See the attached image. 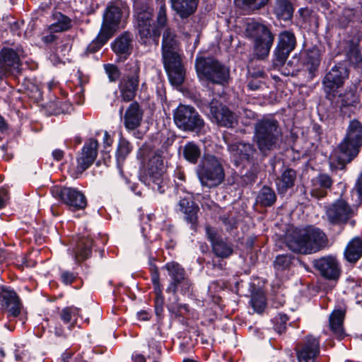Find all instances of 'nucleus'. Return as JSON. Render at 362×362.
<instances>
[{"label":"nucleus","mask_w":362,"mask_h":362,"mask_svg":"<svg viewBox=\"0 0 362 362\" xmlns=\"http://www.w3.org/2000/svg\"><path fill=\"white\" fill-rule=\"evenodd\" d=\"M157 27L153 25L152 14L148 11L140 12L137 16V28L140 40L146 44L151 40H156L160 35L158 28H164L162 34L163 59H174L180 57V42L175 30L166 27V6L160 2L156 17Z\"/></svg>","instance_id":"1"},{"label":"nucleus","mask_w":362,"mask_h":362,"mask_svg":"<svg viewBox=\"0 0 362 362\" xmlns=\"http://www.w3.org/2000/svg\"><path fill=\"white\" fill-rule=\"evenodd\" d=\"M285 243L288 248L293 252L308 255L324 248L327 243V238L322 230L308 226L288 229Z\"/></svg>","instance_id":"2"},{"label":"nucleus","mask_w":362,"mask_h":362,"mask_svg":"<svg viewBox=\"0 0 362 362\" xmlns=\"http://www.w3.org/2000/svg\"><path fill=\"white\" fill-rule=\"evenodd\" d=\"M362 146V124L357 120L350 122L346 136L340 143L338 151L332 155L338 164L344 165L355 158Z\"/></svg>","instance_id":"3"},{"label":"nucleus","mask_w":362,"mask_h":362,"mask_svg":"<svg viewBox=\"0 0 362 362\" xmlns=\"http://www.w3.org/2000/svg\"><path fill=\"white\" fill-rule=\"evenodd\" d=\"M281 136V129L277 120L264 117L255 125L254 139L260 151L273 149Z\"/></svg>","instance_id":"4"},{"label":"nucleus","mask_w":362,"mask_h":362,"mask_svg":"<svg viewBox=\"0 0 362 362\" xmlns=\"http://www.w3.org/2000/svg\"><path fill=\"white\" fill-rule=\"evenodd\" d=\"M245 34L254 40V55L259 59L267 57L274 42L270 30L265 25L251 20L247 23Z\"/></svg>","instance_id":"5"},{"label":"nucleus","mask_w":362,"mask_h":362,"mask_svg":"<svg viewBox=\"0 0 362 362\" xmlns=\"http://www.w3.org/2000/svg\"><path fill=\"white\" fill-rule=\"evenodd\" d=\"M122 18L121 10L115 6H109L103 15L100 30L94 40L88 45L91 52H97L103 46L119 28Z\"/></svg>","instance_id":"6"},{"label":"nucleus","mask_w":362,"mask_h":362,"mask_svg":"<svg viewBox=\"0 0 362 362\" xmlns=\"http://www.w3.org/2000/svg\"><path fill=\"white\" fill-rule=\"evenodd\" d=\"M164 165L162 156L153 153L149 158L140 176V180L153 191L162 194L165 191L166 184L163 180Z\"/></svg>","instance_id":"7"},{"label":"nucleus","mask_w":362,"mask_h":362,"mask_svg":"<svg viewBox=\"0 0 362 362\" xmlns=\"http://www.w3.org/2000/svg\"><path fill=\"white\" fill-rule=\"evenodd\" d=\"M198 177L202 185L213 187L220 185L224 179L223 167L216 157L204 155L197 169Z\"/></svg>","instance_id":"8"},{"label":"nucleus","mask_w":362,"mask_h":362,"mask_svg":"<svg viewBox=\"0 0 362 362\" xmlns=\"http://www.w3.org/2000/svg\"><path fill=\"white\" fill-rule=\"evenodd\" d=\"M195 68L200 78H205L213 83L223 85L229 78L228 69L211 58H197Z\"/></svg>","instance_id":"9"},{"label":"nucleus","mask_w":362,"mask_h":362,"mask_svg":"<svg viewBox=\"0 0 362 362\" xmlns=\"http://www.w3.org/2000/svg\"><path fill=\"white\" fill-rule=\"evenodd\" d=\"M174 122L176 126L184 131L199 132L204 122L196 110L188 105H179L174 111Z\"/></svg>","instance_id":"10"},{"label":"nucleus","mask_w":362,"mask_h":362,"mask_svg":"<svg viewBox=\"0 0 362 362\" xmlns=\"http://www.w3.org/2000/svg\"><path fill=\"white\" fill-rule=\"evenodd\" d=\"M139 66L134 63L129 69V73L123 76L119 83V98L122 101H132L136 95L139 85Z\"/></svg>","instance_id":"11"},{"label":"nucleus","mask_w":362,"mask_h":362,"mask_svg":"<svg viewBox=\"0 0 362 362\" xmlns=\"http://www.w3.org/2000/svg\"><path fill=\"white\" fill-rule=\"evenodd\" d=\"M24 57V52L21 47L16 49L5 47L0 52V74L7 76L19 72L21 57Z\"/></svg>","instance_id":"12"},{"label":"nucleus","mask_w":362,"mask_h":362,"mask_svg":"<svg viewBox=\"0 0 362 362\" xmlns=\"http://www.w3.org/2000/svg\"><path fill=\"white\" fill-rule=\"evenodd\" d=\"M51 192L54 197L62 201L73 210L83 209L86 206V197L76 188L54 186Z\"/></svg>","instance_id":"13"},{"label":"nucleus","mask_w":362,"mask_h":362,"mask_svg":"<svg viewBox=\"0 0 362 362\" xmlns=\"http://www.w3.org/2000/svg\"><path fill=\"white\" fill-rule=\"evenodd\" d=\"M354 216V209L343 199L336 200L326 209L327 218L334 225L346 223Z\"/></svg>","instance_id":"14"},{"label":"nucleus","mask_w":362,"mask_h":362,"mask_svg":"<svg viewBox=\"0 0 362 362\" xmlns=\"http://www.w3.org/2000/svg\"><path fill=\"white\" fill-rule=\"evenodd\" d=\"M349 77V71L343 64L334 66L325 75L322 83L324 90L329 95H334Z\"/></svg>","instance_id":"15"},{"label":"nucleus","mask_w":362,"mask_h":362,"mask_svg":"<svg viewBox=\"0 0 362 362\" xmlns=\"http://www.w3.org/2000/svg\"><path fill=\"white\" fill-rule=\"evenodd\" d=\"M296 36L291 31L284 30L278 35V42L274 51L275 65L283 64L296 48Z\"/></svg>","instance_id":"16"},{"label":"nucleus","mask_w":362,"mask_h":362,"mask_svg":"<svg viewBox=\"0 0 362 362\" xmlns=\"http://www.w3.org/2000/svg\"><path fill=\"white\" fill-rule=\"evenodd\" d=\"M163 269L168 272L172 279L166 288L167 292L175 293L180 284L182 285V290H184V292L189 290L191 284L185 279V271L177 262H168L164 265Z\"/></svg>","instance_id":"17"},{"label":"nucleus","mask_w":362,"mask_h":362,"mask_svg":"<svg viewBox=\"0 0 362 362\" xmlns=\"http://www.w3.org/2000/svg\"><path fill=\"white\" fill-rule=\"evenodd\" d=\"M211 120L219 126L233 127L237 119L235 115L226 106L212 101L208 106Z\"/></svg>","instance_id":"18"},{"label":"nucleus","mask_w":362,"mask_h":362,"mask_svg":"<svg viewBox=\"0 0 362 362\" xmlns=\"http://www.w3.org/2000/svg\"><path fill=\"white\" fill-rule=\"evenodd\" d=\"M320 354V341L317 338L308 336L304 342L296 347L298 362H315Z\"/></svg>","instance_id":"19"},{"label":"nucleus","mask_w":362,"mask_h":362,"mask_svg":"<svg viewBox=\"0 0 362 362\" xmlns=\"http://www.w3.org/2000/svg\"><path fill=\"white\" fill-rule=\"evenodd\" d=\"M314 266L320 274L327 279L337 280L340 276V265L335 257L326 256L316 259Z\"/></svg>","instance_id":"20"},{"label":"nucleus","mask_w":362,"mask_h":362,"mask_svg":"<svg viewBox=\"0 0 362 362\" xmlns=\"http://www.w3.org/2000/svg\"><path fill=\"white\" fill-rule=\"evenodd\" d=\"M228 150L236 165L244 161L250 162L256 154V149L253 145L244 142L228 144Z\"/></svg>","instance_id":"21"},{"label":"nucleus","mask_w":362,"mask_h":362,"mask_svg":"<svg viewBox=\"0 0 362 362\" xmlns=\"http://www.w3.org/2000/svg\"><path fill=\"white\" fill-rule=\"evenodd\" d=\"M98 142L95 139H90L82 148L81 153L77 159V170L82 173L88 168L98 156Z\"/></svg>","instance_id":"22"},{"label":"nucleus","mask_w":362,"mask_h":362,"mask_svg":"<svg viewBox=\"0 0 362 362\" xmlns=\"http://www.w3.org/2000/svg\"><path fill=\"white\" fill-rule=\"evenodd\" d=\"M170 83L175 87L180 86L185 79V71L181 63L180 56L174 59H163Z\"/></svg>","instance_id":"23"},{"label":"nucleus","mask_w":362,"mask_h":362,"mask_svg":"<svg viewBox=\"0 0 362 362\" xmlns=\"http://www.w3.org/2000/svg\"><path fill=\"white\" fill-rule=\"evenodd\" d=\"M2 306L10 315L16 317L20 314L21 304L16 292L7 287H3L0 291Z\"/></svg>","instance_id":"24"},{"label":"nucleus","mask_w":362,"mask_h":362,"mask_svg":"<svg viewBox=\"0 0 362 362\" xmlns=\"http://www.w3.org/2000/svg\"><path fill=\"white\" fill-rule=\"evenodd\" d=\"M144 112L139 104L134 101L127 107L124 116L123 122L125 128L132 131L138 128L141 123Z\"/></svg>","instance_id":"25"},{"label":"nucleus","mask_w":362,"mask_h":362,"mask_svg":"<svg viewBox=\"0 0 362 362\" xmlns=\"http://www.w3.org/2000/svg\"><path fill=\"white\" fill-rule=\"evenodd\" d=\"M206 232L213 251L217 257L227 258L232 255L233 250L230 244L216 237V234L208 226L206 227Z\"/></svg>","instance_id":"26"},{"label":"nucleus","mask_w":362,"mask_h":362,"mask_svg":"<svg viewBox=\"0 0 362 362\" xmlns=\"http://www.w3.org/2000/svg\"><path fill=\"white\" fill-rule=\"evenodd\" d=\"M332 185V180L328 175L320 174L311 180L310 193L316 198L323 197Z\"/></svg>","instance_id":"27"},{"label":"nucleus","mask_w":362,"mask_h":362,"mask_svg":"<svg viewBox=\"0 0 362 362\" xmlns=\"http://www.w3.org/2000/svg\"><path fill=\"white\" fill-rule=\"evenodd\" d=\"M173 11L182 18H187L197 10L198 0H170Z\"/></svg>","instance_id":"28"},{"label":"nucleus","mask_w":362,"mask_h":362,"mask_svg":"<svg viewBox=\"0 0 362 362\" xmlns=\"http://www.w3.org/2000/svg\"><path fill=\"white\" fill-rule=\"evenodd\" d=\"M296 180V173L294 170L286 168L276 179V186L279 194H285L288 189H291Z\"/></svg>","instance_id":"29"},{"label":"nucleus","mask_w":362,"mask_h":362,"mask_svg":"<svg viewBox=\"0 0 362 362\" xmlns=\"http://www.w3.org/2000/svg\"><path fill=\"white\" fill-rule=\"evenodd\" d=\"M344 256L347 262H356L362 257V240L358 237L351 239L344 249Z\"/></svg>","instance_id":"30"},{"label":"nucleus","mask_w":362,"mask_h":362,"mask_svg":"<svg viewBox=\"0 0 362 362\" xmlns=\"http://www.w3.org/2000/svg\"><path fill=\"white\" fill-rule=\"evenodd\" d=\"M345 311L334 310L329 315V326L332 333L339 339L344 336V319Z\"/></svg>","instance_id":"31"},{"label":"nucleus","mask_w":362,"mask_h":362,"mask_svg":"<svg viewBox=\"0 0 362 362\" xmlns=\"http://www.w3.org/2000/svg\"><path fill=\"white\" fill-rule=\"evenodd\" d=\"M179 207L180 211L185 215V219L194 227L197 220L198 206L189 199L183 198L180 200Z\"/></svg>","instance_id":"32"},{"label":"nucleus","mask_w":362,"mask_h":362,"mask_svg":"<svg viewBox=\"0 0 362 362\" xmlns=\"http://www.w3.org/2000/svg\"><path fill=\"white\" fill-rule=\"evenodd\" d=\"M112 47L117 54H130L132 49V36L127 33L122 35L114 41Z\"/></svg>","instance_id":"33"},{"label":"nucleus","mask_w":362,"mask_h":362,"mask_svg":"<svg viewBox=\"0 0 362 362\" xmlns=\"http://www.w3.org/2000/svg\"><path fill=\"white\" fill-rule=\"evenodd\" d=\"M92 240L88 238H81L74 250V259L76 262L88 258L91 254Z\"/></svg>","instance_id":"34"},{"label":"nucleus","mask_w":362,"mask_h":362,"mask_svg":"<svg viewBox=\"0 0 362 362\" xmlns=\"http://www.w3.org/2000/svg\"><path fill=\"white\" fill-rule=\"evenodd\" d=\"M320 63V53L317 48L313 47L306 52L304 64L310 74L313 76Z\"/></svg>","instance_id":"35"},{"label":"nucleus","mask_w":362,"mask_h":362,"mask_svg":"<svg viewBox=\"0 0 362 362\" xmlns=\"http://www.w3.org/2000/svg\"><path fill=\"white\" fill-rule=\"evenodd\" d=\"M293 7L289 0H276L274 13L283 20L291 19L293 16Z\"/></svg>","instance_id":"36"},{"label":"nucleus","mask_w":362,"mask_h":362,"mask_svg":"<svg viewBox=\"0 0 362 362\" xmlns=\"http://www.w3.org/2000/svg\"><path fill=\"white\" fill-rule=\"evenodd\" d=\"M54 18L56 21L49 27L50 32H63L71 27V19L61 13H54Z\"/></svg>","instance_id":"37"},{"label":"nucleus","mask_w":362,"mask_h":362,"mask_svg":"<svg viewBox=\"0 0 362 362\" xmlns=\"http://www.w3.org/2000/svg\"><path fill=\"white\" fill-rule=\"evenodd\" d=\"M276 199L274 191L269 187H263L259 191L257 202L264 206H272Z\"/></svg>","instance_id":"38"},{"label":"nucleus","mask_w":362,"mask_h":362,"mask_svg":"<svg viewBox=\"0 0 362 362\" xmlns=\"http://www.w3.org/2000/svg\"><path fill=\"white\" fill-rule=\"evenodd\" d=\"M346 57L354 66L362 69V54L358 43L351 42Z\"/></svg>","instance_id":"39"},{"label":"nucleus","mask_w":362,"mask_h":362,"mask_svg":"<svg viewBox=\"0 0 362 362\" xmlns=\"http://www.w3.org/2000/svg\"><path fill=\"white\" fill-rule=\"evenodd\" d=\"M201 151L199 148L193 142H188L183 147L185 158L192 163H197Z\"/></svg>","instance_id":"40"},{"label":"nucleus","mask_w":362,"mask_h":362,"mask_svg":"<svg viewBox=\"0 0 362 362\" xmlns=\"http://www.w3.org/2000/svg\"><path fill=\"white\" fill-rule=\"evenodd\" d=\"M268 0H235L237 6L243 9L257 10L267 4Z\"/></svg>","instance_id":"41"},{"label":"nucleus","mask_w":362,"mask_h":362,"mask_svg":"<svg viewBox=\"0 0 362 362\" xmlns=\"http://www.w3.org/2000/svg\"><path fill=\"white\" fill-rule=\"evenodd\" d=\"M341 108L355 106L358 103V97L354 90L346 92L341 96Z\"/></svg>","instance_id":"42"},{"label":"nucleus","mask_w":362,"mask_h":362,"mask_svg":"<svg viewBox=\"0 0 362 362\" xmlns=\"http://www.w3.org/2000/svg\"><path fill=\"white\" fill-rule=\"evenodd\" d=\"M250 303L254 310L261 313L266 306L265 296L262 293H255L252 294Z\"/></svg>","instance_id":"43"},{"label":"nucleus","mask_w":362,"mask_h":362,"mask_svg":"<svg viewBox=\"0 0 362 362\" xmlns=\"http://www.w3.org/2000/svg\"><path fill=\"white\" fill-rule=\"evenodd\" d=\"M131 151L132 147L130 144L126 140H120L116 154L117 160L119 162L123 161Z\"/></svg>","instance_id":"44"},{"label":"nucleus","mask_w":362,"mask_h":362,"mask_svg":"<svg viewBox=\"0 0 362 362\" xmlns=\"http://www.w3.org/2000/svg\"><path fill=\"white\" fill-rule=\"evenodd\" d=\"M291 264V257L288 255H280L276 257L274 262V268L278 271H282L289 267Z\"/></svg>","instance_id":"45"},{"label":"nucleus","mask_w":362,"mask_h":362,"mask_svg":"<svg viewBox=\"0 0 362 362\" xmlns=\"http://www.w3.org/2000/svg\"><path fill=\"white\" fill-rule=\"evenodd\" d=\"M104 69L110 81L115 82L119 78L120 71L115 65L107 64L104 65Z\"/></svg>","instance_id":"46"},{"label":"nucleus","mask_w":362,"mask_h":362,"mask_svg":"<svg viewBox=\"0 0 362 362\" xmlns=\"http://www.w3.org/2000/svg\"><path fill=\"white\" fill-rule=\"evenodd\" d=\"M78 309L75 307H67L61 312V319L65 323L71 322L72 317L78 314Z\"/></svg>","instance_id":"47"},{"label":"nucleus","mask_w":362,"mask_h":362,"mask_svg":"<svg viewBox=\"0 0 362 362\" xmlns=\"http://www.w3.org/2000/svg\"><path fill=\"white\" fill-rule=\"evenodd\" d=\"M241 118L243 119V122L245 125H249L252 121L256 119L257 114L247 107H243L242 111L239 112Z\"/></svg>","instance_id":"48"},{"label":"nucleus","mask_w":362,"mask_h":362,"mask_svg":"<svg viewBox=\"0 0 362 362\" xmlns=\"http://www.w3.org/2000/svg\"><path fill=\"white\" fill-rule=\"evenodd\" d=\"M287 321L288 317L284 314H279L275 317L274 329L279 334H281L285 331Z\"/></svg>","instance_id":"49"},{"label":"nucleus","mask_w":362,"mask_h":362,"mask_svg":"<svg viewBox=\"0 0 362 362\" xmlns=\"http://www.w3.org/2000/svg\"><path fill=\"white\" fill-rule=\"evenodd\" d=\"M62 279L65 284H70L75 279V276L73 273L64 272L62 274Z\"/></svg>","instance_id":"50"},{"label":"nucleus","mask_w":362,"mask_h":362,"mask_svg":"<svg viewBox=\"0 0 362 362\" xmlns=\"http://www.w3.org/2000/svg\"><path fill=\"white\" fill-rule=\"evenodd\" d=\"M163 303H164V298H163V295L156 296L155 304H156V313L158 315L159 314L160 312L162 311Z\"/></svg>","instance_id":"51"},{"label":"nucleus","mask_w":362,"mask_h":362,"mask_svg":"<svg viewBox=\"0 0 362 362\" xmlns=\"http://www.w3.org/2000/svg\"><path fill=\"white\" fill-rule=\"evenodd\" d=\"M8 199L7 191L4 189H0V209L3 208Z\"/></svg>","instance_id":"52"},{"label":"nucleus","mask_w":362,"mask_h":362,"mask_svg":"<svg viewBox=\"0 0 362 362\" xmlns=\"http://www.w3.org/2000/svg\"><path fill=\"white\" fill-rule=\"evenodd\" d=\"M78 90L76 93V103L78 104H81L84 101V95H83V88L80 86L78 88Z\"/></svg>","instance_id":"53"},{"label":"nucleus","mask_w":362,"mask_h":362,"mask_svg":"<svg viewBox=\"0 0 362 362\" xmlns=\"http://www.w3.org/2000/svg\"><path fill=\"white\" fill-rule=\"evenodd\" d=\"M344 13L348 17V18L344 21L342 18H341L340 24L341 26L346 27L348 25L349 22L351 21V17L353 15V13L352 11L351 10H346L344 11Z\"/></svg>","instance_id":"54"},{"label":"nucleus","mask_w":362,"mask_h":362,"mask_svg":"<svg viewBox=\"0 0 362 362\" xmlns=\"http://www.w3.org/2000/svg\"><path fill=\"white\" fill-rule=\"evenodd\" d=\"M261 86L260 81L258 80H251L248 82L247 86L249 89L252 90H257Z\"/></svg>","instance_id":"55"},{"label":"nucleus","mask_w":362,"mask_h":362,"mask_svg":"<svg viewBox=\"0 0 362 362\" xmlns=\"http://www.w3.org/2000/svg\"><path fill=\"white\" fill-rule=\"evenodd\" d=\"M112 139L110 136L108 134L107 132H104L103 136V146L104 148L110 147L112 145Z\"/></svg>","instance_id":"56"},{"label":"nucleus","mask_w":362,"mask_h":362,"mask_svg":"<svg viewBox=\"0 0 362 362\" xmlns=\"http://www.w3.org/2000/svg\"><path fill=\"white\" fill-rule=\"evenodd\" d=\"M356 188L358 193V196L362 201V173L360 175L356 184Z\"/></svg>","instance_id":"57"},{"label":"nucleus","mask_w":362,"mask_h":362,"mask_svg":"<svg viewBox=\"0 0 362 362\" xmlns=\"http://www.w3.org/2000/svg\"><path fill=\"white\" fill-rule=\"evenodd\" d=\"M52 156L56 160H61L64 156V151L60 149H55L52 152Z\"/></svg>","instance_id":"58"},{"label":"nucleus","mask_w":362,"mask_h":362,"mask_svg":"<svg viewBox=\"0 0 362 362\" xmlns=\"http://www.w3.org/2000/svg\"><path fill=\"white\" fill-rule=\"evenodd\" d=\"M51 32L49 34L43 36L42 41L45 43H51L54 42L56 39V36L52 33Z\"/></svg>","instance_id":"59"},{"label":"nucleus","mask_w":362,"mask_h":362,"mask_svg":"<svg viewBox=\"0 0 362 362\" xmlns=\"http://www.w3.org/2000/svg\"><path fill=\"white\" fill-rule=\"evenodd\" d=\"M151 280H152L153 284L160 283L159 274L156 267L154 268L153 272H152Z\"/></svg>","instance_id":"60"},{"label":"nucleus","mask_w":362,"mask_h":362,"mask_svg":"<svg viewBox=\"0 0 362 362\" xmlns=\"http://www.w3.org/2000/svg\"><path fill=\"white\" fill-rule=\"evenodd\" d=\"M132 359L134 362H146L145 357L140 354H134L132 356Z\"/></svg>","instance_id":"61"},{"label":"nucleus","mask_w":362,"mask_h":362,"mask_svg":"<svg viewBox=\"0 0 362 362\" xmlns=\"http://www.w3.org/2000/svg\"><path fill=\"white\" fill-rule=\"evenodd\" d=\"M175 177L180 181H184L185 178V175L182 171L177 170L175 173Z\"/></svg>","instance_id":"62"},{"label":"nucleus","mask_w":362,"mask_h":362,"mask_svg":"<svg viewBox=\"0 0 362 362\" xmlns=\"http://www.w3.org/2000/svg\"><path fill=\"white\" fill-rule=\"evenodd\" d=\"M153 288L156 296L162 295V289L160 283L153 284Z\"/></svg>","instance_id":"63"},{"label":"nucleus","mask_w":362,"mask_h":362,"mask_svg":"<svg viewBox=\"0 0 362 362\" xmlns=\"http://www.w3.org/2000/svg\"><path fill=\"white\" fill-rule=\"evenodd\" d=\"M7 125L4 119L0 115V131L3 132L6 129Z\"/></svg>","instance_id":"64"}]
</instances>
